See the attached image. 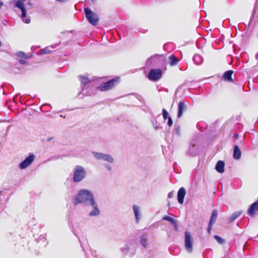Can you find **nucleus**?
<instances>
[{"label": "nucleus", "mask_w": 258, "mask_h": 258, "mask_svg": "<svg viewBox=\"0 0 258 258\" xmlns=\"http://www.w3.org/2000/svg\"><path fill=\"white\" fill-rule=\"evenodd\" d=\"M82 204L91 207L92 210L89 213L90 217H95L99 215L100 213L98 204L93 193L90 190L82 189Z\"/></svg>", "instance_id": "f257e3e1"}, {"label": "nucleus", "mask_w": 258, "mask_h": 258, "mask_svg": "<svg viewBox=\"0 0 258 258\" xmlns=\"http://www.w3.org/2000/svg\"><path fill=\"white\" fill-rule=\"evenodd\" d=\"M153 126L155 130H157L160 128L159 125H157V124H155L154 123H153Z\"/></svg>", "instance_id": "c03bdc74"}, {"label": "nucleus", "mask_w": 258, "mask_h": 258, "mask_svg": "<svg viewBox=\"0 0 258 258\" xmlns=\"http://www.w3.org/2000/svg\"><path fill=\"white\" fill-rule=\"evenodd\" d=\"M45 240V235H40L38 238L36 239V241L37 242H39L41 240H42L43 241H44Z\"/></svg>", "instance_id": "473e14b6"}, {"label": "nucleus", "mask_w": 258, "mask_h": 258, "mask_svg": "<svg viewBox=\"0 0 258 258\" xmlns=\"http://www.w3.org/2000/svg\"><path fill=\"white\" fill-rule=\"evenodd\" d=\"M35 155L31 153L24 160L21 162L19 165V167L21 169H24L29 166L34 161Z\"/></svg>", "instance_id": "0eeeda50"}, {"label": "nucleus", "mask_w": 258, "mask_h": 258, "mask_svg": "<svg viewBox=\"0 0 258 258\" xmlns=\"http://www.w3.org/2000/svg\"><path fill=\"white\" fill-rule=\"evenodd\" d=\"M233 72L232 70H229L228 71H226L225 72L223 76V79L226 81L231 82L233 80L232 79V75L233 74Z\"/></svg>", "instance_id": "412c9836"}, {"label": "nucleus", "mask_w": 258, "mask_h": 258, "mask_svg": "<svg viewBox=\"0 0 258 258\" xmlns=\"http://www.w3.org/2000/svg\"><path fill=\"white\" fill-rule=\"evenodd\" d=\"M81 93V92H79L78 93V95H80V94Z\"/></svg>", "instance_id": "09e8293b"}, {"label": "nucleus", "mask_w": 258, "mask_h": 258, "mask_svg": "<svg viewBox=\"0 0 258 258\" xmlns=\"http://www.w3.org/2000/svg\"><path fill=\"white\" fill-rule=\"evenodd\" d=\"M22 11L21 18L22 21L25 23H29L30 22V19L29 18H26V10L25 8L21 10Z\"/></svg>", "instance_id": "4be33fe9"}, {"label": "nucleus", "mask_w": 258, "mask_h": 258, "mask_svg": "<svg viewBox=\"0 0 258 258\" xmlns=\"http://www.w3.org/2000/svg\"><path fill=\"white\" fill-rule=\"evenodd\" d=\"M16 55L19 58H27L26 54L23 51H19L16 53Z\"/></svg>", "instance_id": "c756f323"}, {"label": "nucleus", "mask_w": 258, "mask_h": 258, "mask_svg": "<svg viewBox=\"0 0 258 258\" xmlns=\"http://www.w3.org/2000/svg\"><path fill=\"white\" fill-rule=\"evenodd\" d=\"M169 64L171 66H173L176 65L178 60L176 56L174 55H171L169 57Z\"/></svg>", "instance_id": "b1692460"}, {"label": "nucleus", "mask_w": 258, "mask_h": 258, "mask_svg": "<svg viewBox=\"0 0 258 258\" xmlns=\"http://www.w3.org/2000/svg\"><path fill=\"white\" fill-rule=\"evenodd\" d=\"M167 119H168V122H167L168 125L169 126H171L173 123V121H172V119L171 117L169 116Z\"/></svg>", "instance_id": "e433bc0d"}, {"label": "nucleus", "mask_w": 258, "mask_h": 258, "mask_svg": "<svg viewBox=\"0 0 258 258\" xmlns=\"http://www.w3.org/2000/svg\"><path fill=\"white\" fill-rule=\"evenodd\" d=\"M184 244L186 250L189 252L192 251L193 239L189 232L185 231L184 233Z\"/></svg>", "instance_id": "423d86ee"}, {"label": "nucleus", "mask_w": 258, "mask_h": 258, "mask_svg": "<svg viewBox=\"0 0 258 258\" xmlns=\"http://www.w3.org/2000/svg\"><path fill=\"white\" fill-rule=\"evenodd\" d=\"M72 202L74 205H77L81 203V190L78 191L76 196L73 197Z\"/></svg>", "instance_id": "5701e85b"}, {"label": "nucleus", "mask_w": 258, "mask_h": 258, "mask_svg": "<svg viewBox=\"0 0 258 258\" xmlns=\"http://www.w3.org/2000/svg\"><path fill=\"white\" fill-rule=\"evenodd\" d=\"M92 153L95 159L97 160H102L109 163H113L114 162L113 158L109 154L102 153H98L94 151L92 152Z\"/></svg>", "instance_id": "39448f33"}, {"label": "nucleus", "mask_w": 258, "mask_h": 258, "mask_svg": "<svg viewBox=\"0 0 258 258\" xmlns=\"http://www.w3.org/2000/svg\"><path fill=\"white\" fill-rule=\"evenodd\" d=\"M84 11L85 17L88 22L92 26H96L98 24L99 21L98 15L94 13L89 8H85Z\"/></svg>", "instance_id": "7ed1b4c3"}, {"label": "nucleus", "mask_w": 258, "mask_h": 258, "mask_svg": "<svg viewBox=\"0 0 258 258\" xmlns=\"http://www.w3.org/2000/svg\"><path fill=\"white\" fill-rule=\"evenodd\" d=\"M198 152V146L195 144H192L189 147L188 154L192 156H196Z\"/></svg>", "instance_id": "f3484780"}, {"label": "nucleus", "mask_w": 258, "mask_h": 258, "mask_svg": "<svg viewBox=\"0 0 258 258\" xmlns=\"http://www.w3.org/2000/svg\"><path fill=\"white\" fill-rule=\"evenodd\" d=\"M213 224L209 222L208 227L207 228V232L209 234H210V233H211V231L212 227H213Z\"/></svg>", "instance_id": "72a5a7b5"}, {"label": "nucleus", "mask_w": 258, "mask_h": 258, "mask_svg": "<svg viewBox=\"0 0 258 258\" xmlns=\"http://www.w3.org/2000/svg\"><path fill=\"white\" fill-rule=\"evenodd\" d=\"M174 226V230L177 231H178V226H177V224L176 222V221L174 222V224H172Z\"/></svg>", "instance_id": "a19ab883"}, {"label": "nucleus", "mask_w": 258, "mask_h": 258, "mask_svg": "<svg viewBox=\"0 0 258 258\" xmlns=\"http://www.w3.org/2000/svg\"><path fill=\"white\" fill-rule=\"evenodd\" d=\"M19 62L21 64H24L25 63L26 61L25 60L23 59H20Z\"/></svg>", "instance_id": "a18cd8bd"}, {"label": "nucleus", "mask_w": 258, "mask_h": 258, "mask_svg": "<svg viewBox=\"0 0 258 258\" xmlns=\"http://www.w3.org/2000/svg\"><path fill=\"white\" fill-rule=\"evenodd\" d=\"M72 226H73V232L74 233V235L77 237L79 239V240H80V238H79V234H80V231L81 230L80 228V226L79 225L76 223L75 222H73V223H72Z\"/></svg>", "instance_id": "dca6fc26"}, {"label": "nucleus", "mask_w": 258, "mask_h": 258, "mask_svg": "<svg viewBox=\"0 0 258 258\" xmlns=\"http://www.w3.org/2000/svg\"><path fill=\"white\" fill-rule=\"evenodd\" d=\"M255 13V11L254 9L252 11V16H251L250 22H251L252 21V19L254 18Z\"/></svg>", "instance_id": "37998d69"}, {"label": "nucleus", "mask_w": 258, "mask_h": 258, "mask_svg": "<svg viewBox=\"0 0 258 258\" xmlns=\"http://www.w3.org/2000/svg\"><path fill=\"white\" fill-rule=\"evenodd\" d=\"M78 78H79V79H81V75H79V76H78Z\"/></svg>", "instance_id": "49530a36"}, {"label": "nucleus", "mask_w": 258, "mask_h": 258, "mask_svg": "<svg viewBox=\"0 0 258 258\" xmlns=\"http://www.w3.org/2000/svg\"><path fill=\"white\" fill-rule=\"evenodd\" d=\"M140 241L141 244L144 247H146L148 244V238L146 235H142L140 238Z\"/></svg>", "instance_id": "a878e982"}, {"label": "nucleus", "mask_w": 258, "mask_h": 258, "mask_svg": "<svg viewBox=\"0 0 258 258\" xmlns=\"http://www.w3.org/2000/svg\"><path fill=\"white\" fill-rule=\"evenodd\" d=\"M217 216H218L217 211L216 210H213L212 213V215H211L209 222L214 224V223H215V222L216 220Z\"/></svg>", "instance_id": "393cba45"}, {"label": "nucleus", "mask_w": 258, "mask_h": 258, "mask_svg": "<svg viewBox=\"0 0 258 258\" xmlns=\"http://www.w3.org/2000/svg\"><path fill=\"white\" fill-rule=\"evenodd\" d=\"M95 93L93 82L88 78L82 76V94L91 96Z\"/></svg>", "instance_id": "f03ea898"}, {"label": "nucleus", "mask_w": 258, "mask_h": 258, "mask_svg": "<svg viewBox=\"0 0 258 258\" xmlns=\"http://www.w3.org/2000/svg\"><path fill=\"white\" fill-rule=\"evenodd\" d=\"M214 237L220 244H223L225 242L224 239L218 235H215Z\"/></svg>", "instance_id": "7c9ffc66"}, {"label": "nucleus", "mask_w": 258, "mask_h": 258, "mask_svg": "<svg viewBox=\"0 0 258 258\" xmlns=\"http://www.w3.org/2000/svg\"><path fill=\"white\" fill-rule=\"evenodd\" d=\"M192 60L196 65H200L203 62V58L201 55L196 54L194 55Z\"/></svg>", "instance_id": "aec40b11"}, {"label": "nucleus", "mask_w": 258, "mask_h": 258, "mask_svg": "<svg viewBox=\"0 0 258 258\" xmlns=\"http://www.w3.org/2000/svg\"><path fill=\"white\" fill-rule=\"evenodd\" d=\"M86 175V172L85 169L82 167V179Z\"/></svg>", "instance_id": "58836bf2"}, {"label": "nucleus", "mask_w": 258, "mask_h": 258, "mask_svg": "<svg viewBox=\"0 0 258 258\" xmlns=\"http://www.w3.org/2000/svg\"><path fill=\"white\" fill-rule=\"evenodd\" d=\"M17 8H19L20 10L25 8L23 2L20 0H18L15 4Z\"/></svg>", "instance_id": "bb28decb"}, {"label": "nucleus", "mask_w": 258, "mask_h": 258, "mask_svg": "<svg viewBox=\"0 0 258 258\" xmlns=\"http://www.w3.org/2000/svg\"><path fill=\"white\" fill-rule=\"evenodd\" d=\"M50 52V50H48L47 48L41 49L40 50L41 54H46Z\"/></svg>", "instance_id": "f704fd0d"}, {"label": "nucleus", "mask_w": 258, "mask_h": 258, "mask_svg": "<svg viewBox=\"0 0 258 258\" xmlns=\"http://www.w3.org/2000/svg\"><path fill=\"white\" fill-rule=\"evenodd\" d=\"M174 196V193L173 191L170 192L168 195V198H172Z\"/></svg>", "instance_id": "ea45409f"}, {"label": "nucleus", "mask_w": 258, "mask_h": 258, "mask_svg": "<svg viewBox=\"0 0 258 258\" xmlns=\"http://www.w3.org/2000/svg\"><path fill=\"white\" fill-rule=\"evenodd\" d=\"M186 109V106L183 102L180 101L178 106L177 117L180 118L183 114V112Z\"/></svg>", "instance_id": "4468645a"}, {"label": "nucleus", "mask_w": 258, "mask_h": 258, "mask_svg": "<svg viewBox=\"0 0 258 258\" xmlns=\"http://www.w3.org/2000/svg\"><path fill=\"white\" fill-rule=\"evenodd\" d=\"M186 194V190L184 187H181L177 192V200L179 204H182Z\"/></svg>", "instance_id": "9b49d317"}, {"label": "nucleus", "mask_w": 258, "mask_h": 258, "mask_svg": "<svg viewBox=\"0 0 258 258\" xmlns=\"http://www.w3.org/2000/svg\"><path fill=\"white\" fill-rule=\"evenodd\" d=\"M241 151L237 145H235L234 147V151L233 157V158L235 160H238L241 157Z\"/></svg>", "instance_id": "a211bd4d"}, {"label": "nucleus", "mask_w": 258, "mask_h": 258, "mask_svg": "<svg viewBox=\"0 0 258 258\" xmlns=\"http://www.w3.org/2000/svg\"><path fill=\"white\" fill-rule=\"evenodd\" d=\"M104 167H105L106 169H107V170H109V171H111V169H112V168H111V166H110V165H109V164H104Z\"/></svg>", "instance_id": "4c0bfd02"}, {"label": "nucleus", "mask_w": 258, "mask_h": 258, "mask_svg": "<svg viewBox=\"0 0 258 258\" xmlns=\"http://www.w3.org/2000/svg\"><path fill=\"white\" fill-rule=\"evenodd\" d=\"M163 220L168 221L172 224H174V222L176 221L175 220H174L173 218L168 216L163 217Z\"/></svg>", "instance_id": "cd10ccee"}, {"label": "nucleus", "mask_w": 258, "mask_h": 258, "mask_svg": "<svg viewBox=\"0 0 258 258\" xmlns=\"http://www.w3.org/2000/svg\"><path fill=\"white\" fill-rule=\"evenodd\" d=\"M133 209L135 214L136 221L137 223H138L141 219V213L140 212V207L137 205H134L133 206Z\"/></svg>", "instance_id": "f8f14e48"}, {"label": "nucleus", "mask_w": 258, "mask_h": 258, "mask_svg": "<svg viewBox=\"0 0 258 258\" xmlns=\"http://www.w3.org/2000/svg\"><path fill=\"white\" fill-rule=\"evenodd\" d=\"M2 46V42H1V41H0V46Z\"/></svg>", "instance_id": "de8ad7c7"}, {"label": "nucleus", "mask_w": 258, "mask_h": 258, "mask_svg": "<svg viewBox=\"0 0 258 258\" xmlns=\"http://www.w3.org/2000/svg\"><path fill=\"white\" fill-rule=\"evenodd\" d=\"M258 211V201H256L252 204L247 210V214L250 216L255 215V213Z\"/></svg>", "instance_id": "9d476101"}, {"label": "nucleus", "mask_w": 258, "mask_h": 258, "mask_svg": "<svg viewBox=\"0 0 258 258\" xmlns=\"http://www.w3.org/2000/svg\"><path fill=\"white\" fill-rule=\"evenodd\" d=\"M162 75L161 70L159 69H151L148 75V78L151 81H156L159 80Z\"/></svg>", "instance_id": "6e6552de"}, {"label": "nucleus", "mask_w": 258, "mask_h": 258, "mask_svg": "<svg viewBox=\"0 0 258 258\" xmlns=\"http://www.w3.org/2000/svg\"><path fill=\"white\" fill-rule=\"evenodd\" d=\"M157 56L156 55L151 56L150 58H149L147 60V63H151L152 60Z\"/></svg>", "instance_id": "c9c22d12"}, {"label": "nucleus", "mask_w": 258, "mask_h": 258, "mask_svg": "<svg viewBox=\"0 0 258 258\" xmlns=\"http://www.w3.org/2000/svg\"><path fill=\"white\" fill-rule=\"evenodd\" d=\"M73 181L75 182H78L81 181V166H77L74 177H73Z\"/></svg>", "instance_id": "ddd939ff"}, {"label": "nucleus", "mask_w": 258, "mask_h": 258, "mask_svg": "<svg viewBox=\"0 0 258 258\" xmlns=\"http://www.w3.org/2000/svg\"><path fill=\"white\" fill-rule=\"evenodd\" d=\"M242 211H236L233 213L231 216L228 218V222L229 223H232L235 220H236L238 217H239L242 214Z\"/></svg>", "instance_id": "6ab92c4d"}, {"label": "nucleus", "mask_w": 258, "mask_h": 258, "mask_svg": "<svg viewBox=\"0 0 258 258\" xmlns=\"http://www.w3.org/2000/svg\"><path fill=\"white\" fill-rule=\"evenodd\" d=\"M71 182H72V180L68 179L66 181V184L67 186H69L71 183Z\"/></svg>", "instance_id": "79ce46f5"}, {"label": "nucleus", "mask_w": 258, "mask_h": 258, "mask_svg": "<svg viewBox=\"0 0 258 258\" xmlns=\"http://www.w3.org/2000/svg\"><path fill=\"white\" fill-rule=\"evenodd\" d=\"M224 166L225 164L224 161L219 160L216 165L215 169L218 172L222 173L224 171Z\"/></svg>", "instance_id": "2eb2a0df"}, {"label": "nucleus", "mask_w": 258, "mask_h": 258, "mask_svg": "<svg viewBox=\"0 0 258 258\" xmlns=\"http://www.w3.org/2000/svg\"><path fill=\"white\" fill-rule=\"evenodd\" d=\"M168 112L167 111V110L163 108L162 109V115H163V117L164 119H166L169 116H168Z\"/></svg>", "instance_id": "2f4dec72"}, {"label": "nucleus", "mask_w": 258, "mask_h": 258, "mask_svg": "<svg viewBox=\"0 0 258 258\" xmlns=\"http://www.w3.org/2000/svg\"><path fill=\"white\" fill-rule=\"evenodd\" d=\"M135 250V245L131 243H128L123 247L120 248V251L123 255H126L130 252L133 254Z\"/></svg>", "instance_id": "1a4fd4ad"}, {"label": "nucleus", "mask_w": 258, "mask_h": 258, "mask_svg": "<svg viewBox=\"0 0 258 258\" xmlns=\"http://www.w3.org/2000/svg\"><path fill=\"white\" fill-rule=\"evenodd\" d=\"M174 133L177 136H180V127L178 125H176L174 129Z\"/></svg>", "instance_id": "c85d7f7f"}, {"label": "nucleus", "mask_w": 258, "mask_h": 258, "mask_svg": "<svg viewBox=\"0 0 258 258\" xmlns=\"http://www.w3.org/2000/svg\"><path fill=\"white\" fill-rule=\"evenodd\" d=\"M119 78L117 77L112 79L106 82L102 83L100 86L97 87V89L101 91H107L112 89L117 83H118Z\"/></svg>", "instance_id": "20e7f679"}]
</instances>
